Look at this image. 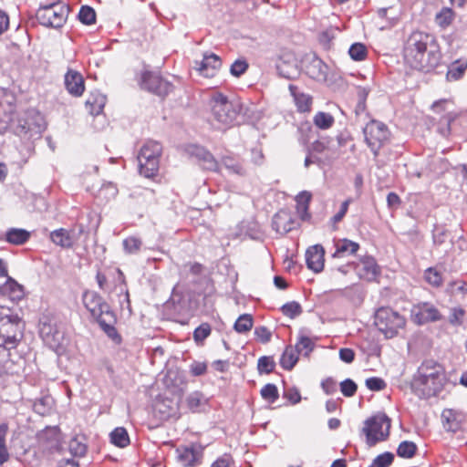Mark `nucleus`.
<instances>
[{"instance_id":"nucleus-47","label":"nucleus","mask_w":467,"mask_h":467,"mask_svg":"<svg viewBox=\"0 0 467 467\" xmlns=\"http://www.w3.org/2000/svg\"><path fill=\"white\" fill-rule=\"evenodd\" d=\"M78 18L83 24L91 25L96 20V13L89 6H82L78 13Z\"/></svg>"},{"instance_id":"nucleus-6","label":"nucleus","mask_w":467,"mask_h":467,"mask_svg":"<svg viewBox=\"0 0 467 467\" xmlns=\"http://www.w3.org/2000/svg\"><path fill=\"white\" fill-rule=\"evenodd\" d=\"M20 318L7 307L0 306V347L12 348L17 341Z\"/></svg>"},{"instance_id":"nucleus-9","label":"nucleus","mask_w":467,"mask_h":467,"mask_svg":"<svg viewBox=\"0 0 467 467\" xmlns=\"http://www.w3.org/2000/svg\"><path fill=\"white\" fill-rule=\"evenodd\" d=\"M365 141L375 155L379 149L389 141L390 132L384 123L370 120L363 129Z\"/></svg>"},{"instance_id":"nucleus-18","label":"nucleus","mask_w":467,"mask_h":467,"mask_svg":"<svg viewBox=\"0 0 467 467\" xmlns=\"http://www.w3.org/2000/svg\"><path fill=\"white\" fill-rule=\"evenodd\" d=\"M178 462L184 467L193 466L202 457L200 447H181L176 451Z\"/></svg>"},{"instance_id":"nucleus-57","label":"nucleus","mask_w":467,"mask_h":467,"mask_svg":"<svg viewBox=\"0 0 467 467\" xmlns=\"http://www.w3.org/2000/svg\"><path fill=\"white\" fill-rule=\"evenodd\" d=\"M254 335L261 342L267 343L271 340L272 333L266 327L262 326L255 327Z\"/></svg>"},{"instance_id":"nucleus-39","label":"nucleus","mask_w":467,"mask_h":467,"mask_svg":"<svg viewBox=\"0 0 467 467\" xmlns=\"http://www.w3.org/2000/svg\"><path fill=\"white\" fill-rule=\"evenodd\" d=\"M122 245L126 254H134L140 250L142 241L138 237L130 236L123 240Z\"/></svg>"},{"instance_id":"nucleus-45","label":"nucleus","mask_w":467,"mask_h":467,"mask_svg":"<svg viewBox=\"0 0 467 467\" xmlns=\"http://www.w3.org/2000/svg\"><path fill=\"white\" fill-rule=\"evenodd\" d=\"M348 54L354 60H363L367 56V47L361 43H355L350 47Z\"/></svg>"},{"instance_id":"nucleus-27","label":"nucleus","mask_w":467,"mask_h":467,"mask_svg":"<svg viewBox=\"0 0 467 467\" xmlns=\"http://www.w3.org/2000/svg\"><path fill=\"white\" fill-rule=\"evenodd\" d=\"M164 384L168 389H174L173 392L181 393L184 381L176 370H168L164 377Z\"/></svg>"},{"instance_id":"nucleus-10","label":"nucleus","mask_w":467,"mask_h":467,"mask_svg":"<svg viewBox=\"0 0 467 467\" xmlns=\"http://www.w3.org/2000/svg\"><path fill=\"white\" fill-rule=\"evenodd\" d=\"M411 317L413 321L418 325L436 322L442 318V315L438 308L429 302H422L413 306Z\"/></svg>"},{"instance_id":"nucleus-40","label":"nucleus","mask_w":467,"mask_h":467,"mask_svg":"<svg viewBox=\"0 0 467 467\" xmlns=\"http://www.w3.org/2000/svg\"><path fill=\"white\" fill-rule=\"evenodd\" d=\"M172 401L170 400H161L155 403V410L162 414L163 418H170L175 416L176 410L173 406H171Z\"/></svg>"},{"instance_id":"nucleus-54","label":"nucleus","mask_w":467,"mask_h":467,"mask_svg":"<svg viewBox=\"0 0 467 467\" xmlns=\"http://www.w3.org/2000/svg\"><path fill=\"white\" fill-rule=\"evenodd\" d=\"M247 68L248 64L245 60L237 59L232 64L230 72L234 77H240Z\"/></svg>"},{"instance_id":"nucleus-41","label":"nucleus","mask_w":467,"mask_h":467,"mask_svg":"<svg viewBox=\"0 0 467 467\" xmlns=\"http://www.w3.org/2000/svg\"><path fill=\"white\" fill-rule=\"evenodd\" d=\"M424 278L427 283L434 287H439L442 285L441 274L434 267H430L425 271Z\"/></svg>"},{"instance_id":"nucleus-50","label":"nucleus","mask_w":467,"mask_h":467,"mask_svg":"<svg viewBox=\"0 0 467 467\" xmlns=\"http://www.w3.org/2000/svg\"><path fill=\"white\" fill-rule=\"evenodd\" d=\"M202 400V394L199 391H194L187 396L186 404L191 410L195 411L201 406Z\"/></svg>"},{"instance_id":"nucleus-24","label":"nucleus","mask_w":467,"mask_h":467,"mask_svg":"<svg viewBox=\"0 0 467 467\" xmlns=\"http://www.w3.org/2000/svg\"><path fill=\"white\" fill-rule=\"evenodd\" d=\"M444 377L443 369L438 363L429 360L424 362L419 368V377L417 379H430Z\"/></svg>"},{"instance_id":"nucleus-30","label":"nucleus","mask_w":467,"mask_h":467,"mask_svg":"<svg viewBox=\"0 0 467 467\" xmlns=\"http://www.w3.org/2000/svg\"><path fill=\"white\" fill-rule=\"evenodd\" d=\"M106 103V98L103 95H97L89 97L86 101V107L92 115L99 114Z\"/></svg>"},{"instance_id":"nucleus-58","label":"nucleus","mask_w":467,"mask_h":467,"mask_svg":"<svg viewBox=\"0 0 467 467\" xmlns=\"http://www.w3.org/2000/svg\"><path fill=\"white\" fill-rule=\"evenodd\" d=\"M69 451L74 456H83L86 453V446L77 440H72L69 443Z\"/></svg>"},{"instance_id":"nucleus-52","label":"nucleus","mask_w":467,"mask_h":467,"mask_svg":"<svg viewBox=\"0 0 467 467\" xmlns=\"http://www.w3.org/2000/svg\"><path fill=\"white\" fill-rule=\"evenodd\" d=\"M357 389V384L350 379H347L340 383V390L345 397L354 396Z\"/></svg>"},{"instance_id":"nucleus-34","label":"nucleus","mask_w":467,"mask_h":467,"mask_svg":"<svg viewBox=\"0 0 467 467\" xmlns=\"http://www.w3.org/2000/svg\"><path fill=\"white\" fill-rule=\"evenodd\" d=\"M312 194L307 191L299 192L296 197L297 212L304 217L307 213Z\"/></svg>"},{"instance_id":"nucleus-5","label":"nucleus","mask_w":467,"mask_h":467,"mask_svg":"<svg viewBox=\"0 0 467 467\" xmlns=\"http://www.w3.org/2000/svg\"><path fill=\"white\" fill-rule=\"evenodd\" d=\"M390 419L385 413H378L365 421L362 432L369 447L385 441L389 435Z\"/></svg>"},{"instance_id":"nucleus-51","label":"nucleus","mask_w":467,"mask_h":467,"mask_svg":"<svg viewBox=\"0 0 467 467\" xmlns=\"http://www.w3.org/2000/svg\"><path fill=\"white\" fill-rule=\"evenodd\" d=\"M211 334V327L207 323L199 326L193 332V338L197 343H202Z\"/></svg>"},{"instance_id":"nucleus-37","label":"nucleus","mask_w":467,"mask_h":467,"mask_svg":"<svg viewBox=\"0 0 467 467\" xmlns=\"http://www.w3.org/2000/svg\"><path fill=\"white\" fill-rule=\"evenodd\" d=\"M223 165L232 173L245 176L246 171L245 169L234 159L229 156H225L222 159Z\"/></svg>"},{"instance_id":"nucleus-53","label":"nucleus","mask_w":467,"mask_h":467,"mask_svg":"<svg viewBox=\"0 0 467 467\" xmlns=\"http://www.w3.org/2000/svg\"><path fill=\"white\" fill-rule=\"evenodd\" d=\"M365 383L367 388L372 391L382 390L387 386L382 379L377 377L367 379Z\"/></svg>"},{"instance_id":"nucleus-2","label":"nucleus","mask_w":467,"mask_h":467,"mask_svg":"<svg viewBox=\"0 0 467 467\" xmlns=\"http://www.w3.org/2000/svg\"><path fill=\"white\" fill-rule=\"evenodd\" d=\"M82 299L85 307L90 312L91 316L97 319L103 331L111 339L119 342L120 337L114 327L116 317L103 297L96 292L86 291L83 294Z\"/></svg>"},{"instance_id":"nucleus-59","label":"nucleus","mask_w":467,"mask_h":467,"mask_svg":"<svg viewBox=\"0 0 467 467\" xmlns=\"http://www.w3.org/2000/svg\"><path fill=\"white\" fill-rule=\"evenodd\" d=\"M464 310L462 308H453L449 317V322L453 326H459L462 322Z\"/></svg>"},{"instance_id":"nucleus-38","label":"nucleus","mask_w":467,"mask_h":467,"mask_svg":"<svg viewBox=\"0 0 467 467\" xmlns=\"http://www.w3.org/2000/svg\"><path fill=\"white\" fill-rule=\"evenodd\" d=\"M314 346L315 343L312 338L301 334L299 340L296 344L295 348L299 352V354L302 353L304 356H308L309 353L313 350Z\"/></svg>"},{"instance_id":"nucleus-36","label":"nucleus","mask_w":467,"mask_h":467,"mask_svg":"<svg viewBox=\"0 0 467 467\" xmlns=\"http://www.w3.org/2000/svg\"><path fill=\"white\" fill-rule=\"evenodd\" d=\"M314 124L321 129V130H327L334 124V117L326 112H317L314 117Z\"/></svg>"},{"instance_id":"nucleus-15","label":"nucleus","mask_w":467,"mask_h":467,"mask_svg":"<svg viewBox=\"0 0 467 467\" xmlns=\"http://www.w3.org/2000/svg\"><path fill=\"white\" fill-rule=\"evenodd\" d=\"M325 250L322 245L315 244L309 247L306 253V265L315 273H319L324 268Z\"/></svg>"},{"instance_id":"nucleus-63","label":"nucleus","mask_w":467,"mask_h":467,"mask_svg":"<svg viewBox=\"0 0 467 467\" xmlns=\"http://www.w3.org/2000/svg\"><path fill=\"white\" fill-rule=\"evenodd\" d=\"M321 386L327 394H331L336 390L337 384L333 379H327L322 382Z\"/></svg>"},{"instance_id":"nucleus-19","label":"nucleus","mask_w":467,"mask_h":467,"mask_svg":"<svg viewBox=\"0 0 467 467\" xmlns=\"http://www.w3.org/2000/svg\"><path fill=\"white\" fill-rule=\"evenodd\" d=\"M40 335L45 343L54 350H57L60 347L63 340L62 333L47 323L41 325Z\"/></svg>"},{"instance_id":"nucleus-60","label":"nucleus","mask_w":467,"mask_h":467,"mask_svg":"<svg viewBox=\"0 0 467 467\" xmlns=\"http://www.w3.org/2000/svg\"><path fill=\"white\" fill-rule=\"evenodd\" d=\"M350 202V199H348L342 202L339 211L332 217V222L334 223H339L344 218L348 212Z\"/></svg>"},{"instance_id":"nucleus-17","label":"nucleus","mask_w":467,"mask_h":467,"mask_svg":"<svg viewBox=\"0 0 467 467\" xmlns=\"http://www.w3.org/2000/svg\"><path fill=\"white\" fill-rule=\"evenodd\" d=\"M280 76L292 79L299 75L297 60L292 55L283 56L276 65Z\"/></svg>"},{"instance_id":"nucleus-44","label":"nucleus","mask_w":467,"mask_h":467,"mask_svg":"<svg viewBox=\"0 0 467 467\" xmlns=\"http://www.w3.org/2000/svg\"><path fill=\"white\" fill-rule=\"evenodd\" d=\"M261 395L264 400L270 403H274L279 398L276 386L271 383H268L262 388Z\"/></svg>"},{"instance_id":"nucleus-42","label":"nucleus","mask_w":467,"mask_h":467,"mask_svg":"<svg viewBox=\"0 0 467 467\" xmlns=\"http://www.w3.org/2000/svg\"><path fill=\"white\" fill-rule=\"evenodd\" d=\"M253 327V318L249 314H244L238 317L234 323V329L238 333H244L249 331Z\"/></svg>"},{"instance_id":"nucleus-31","label":"nucleus","mask_w":467,"mask_h":467,"mask_svg":"<svg viewBox=\"0 0 467 467\" xmlns=\"http://www.w3.org/2000/svg\"><path fill=\"white\" fill-rule=\"evenodd\" d=\"M111 442L120 448H124L130 444V437L126 429L118 427L110 433Z\"/></svg>"},{"instance_id":"nucleus-35","label":"nucleus","mask_w":467,"mask_h":467,"mask_svg":"<svg viewBox=\"0 0 467 467\" xmlns=\"http://www.w3.org/2000/svg\"><path fill=\"white\" fill-rule=\"evenodd\" d=\"M7 432L8 425L6 423L0 424V464H3L9 459V453L5 443Z\"/></svg>"},{"instance_id":"nucleus-20","label":"nucleus","mask_w":467,"mask_h":467,"mask_svg":"<svg viewBox=\"0 0 467 467\" xmlns=\"http://www.w3.org/2000/svg\"><path fill=\"white\" fill-rule=\"evenodd\" d=\"M191 154L194 156L199 161L200 165L204 170L218 171L219 164L214 157L206 150L204 148L200 146H193Z\"/></svg>"},{"instance_id":"nucleus-12","label":"nucleus","mask_w":467,"mask_h":467,"mask_svg":"<svg viewBox=\"0 0 467 467\" xmlns=\"http://www.w3.org/2000/svg\"><path fill=\"white\" fill-rule=\"evenodd\" d=\"M444 377L438 376V378L430 379H416L413 386L420 392L419 395L422 398H429L437 395L443 387Z\"/></svg>"},{"instance_id":"nucleus-3","label":"nucleus","mask_w":467,"mask_h":467,"mask_svg":"<svg viewBox=\"0 0 467 467\" xmlns=\"http://www.w3.org/2000/svg\"><path fill=\"white\" fill-rule=\"evenodd\" d=\"M375 326L387 338L396 337L403 329L406 319L390 307H380L375 313Z\"/></svg>"},{"instance_id":"nucleus-55","label":"nucleus","mask_w":467,"mask_h":467,"mask_svg":"<svg viewBox=\"0 0 467 467\" xmlns=\"http://www.w3.org/2000/svg\"><path fill=\"white\" fill-rule=\"evenodd\" d=\"M467 66L464 64L452 66L447 72V78L450 80L459 79L464 73Z\"/></svg>"},{"instance_id":"nucleus-21","label":"nucleus","mask_w":467,"mask_h":467,"mask_svg":"<svg viewBox=\"0 0 467 467\" xmlns=\"http://www.w3.org/2000/svg\"><path fill=\"white\" fill-rule=\"evenodd\" d=\"M294 221L291 215L285 211H279L275 214L272 221L274 230L285 234L293 229Z\"/></svg>"},{"instance_id":"nucleus-14","label":"nucleus","mask_w":467,"mask_h":467,"mask_svg":"<svg viewBox=\"0 0 467 467\" xmlns=\"http://www.w3.org/2000/svg\"><path fill=\"white\" fill-rule=\"evenodd\" d=\"M356 269L359 277L367 281H373L379 275V267L371 256L360 258Z\"/></svg>"},{"instance_id":"nucleus-28","label":"nucleus","mask_w":467,"mask_h":467,"mask_svg":"<svg viewBox=\"0 0 467 467\" xmlns=\"http://www.w3.org/2000/svg\"><path fill=\"white\" fill-rule=\"evenodd\" d=\"M299 352L293 346H287L281 357L280 364L285 369H292L298 360Z\"/></svg>"},{"instance_id":"nucleus-22","label":"nucleus","mask_w":467,"mask_h":467,"mask_svg":"<svg viewBox=\"0 0 467 467\" xmlns=\"http://www.w3.org/2000/svg\"><path fill=\"white\" fill-rule=\"evenodd\" d=\"M336 251L332 254L333 258H342L347 255L355 254L358 249L359 244L348 239H340L335 243Z\"/></svg>"},{"instance_id":"nucleus-43","label":"nucleus","mask_w":467,"mask_h":467,"mask_svg":"<svg viewBox=\"0 0 467 467\" xmlns=\"http://www.w3.org/2000/svg\"><path fill=\"white\" fill-rule=\"evenodd\" d=\"M417 446L414 442L404 441L399 445L397 453L402 458H411L415 454Z\"/></svg>"},{"instance_id":"nucleus-61","label":"nucleus","mask_w":467,"mask_h":467,"mask_svg":"<svg viewBox=\"0 0 467 467\" xmlns=\"http://www.w3.org/2000/svg\"><path fill=\"white\" fill-rule=\"evenodd\" d=\"M339 358L345 363H352L355 358V352L351 348H340L339 349Z\"/></svg>"},{"instance_id":"nucleus-23","label":"nucleus","mask_w":467,"mask_h":467,"mask_svg":"<svg viewBox=\"0 0 467 467\" xmlns=\"http://www.w3.org/2000/svg\"><path fill=\"white\" fill-rule=\"evenodd\" d=\"M441 419L447 431H456L460 428L462 415L451 409H446L441 413Z\"/></svg>"},{"instance_id":"nucleus-7","label":"nucleus","mask_w":467,"mask_h":467,"mask_svg":"<svg viewBox=\"0 0 467 467\" xmlns=\"http://www.w3.org/2000/svg\"><path fill=\"white\" fill-rule=\"evenodd\" d=\"M161 153V146L157 141L150 140L143 145L138 155L140 174L150 178L156 173L159 168Z\"/></svg>"},{"instance_id":"nucleus-46","label":"nucleus","mask_w":467,"mask_h":467,"mask_svg":"<svg viewBox=\"0 0 467 467\" xmlns=\"http://www.w3.org/2000/svg\"><path fill=\"white\" fill-rule=\"evenodd\" d=\"M282 312L285 316L295 318L302 313V307L297 302L292 301L282 306Z\"/></svg>"},{"instance_id":"nucleus-56","label":"nucleus","mask_w":467,"mask_h":467,"mask_svg":"<svg viewBox=\"0 0 467 467\" xmlns=\"http://www.w3.org/2000/svg\"><path fill=\"white\" fill-rule=\"evenodd\" d=\"M394 456L390 452H385L377 456L374 460V464L377 467H388L393 462Z\"/></svg>"},{"instance_id":"nucleus-64","label":"nucleus","mask_w":467,"mask_h":467,"mask_svg":"<svg viewBox=\"0 0 467 467\" xmlns=\"http://www.w3.org/2000/svg\"><path fill=\"white\" fill-rule=\"evenodd\" d=\"M57 467H79V465L74 459H62Z\"/></svg>"},{"instance_id":"nucleus-32","label":"nucleus","mask_w":467,"mask_h":467,"mask_svg":"<svg viewBox=\"0 0 467 467\" xmlns=\"http://www.w3.org/2000/svg\"><path fill=\"white\" fill-rule=\"evenodd\" d=\"M30 236V234L23 229L13 228L6 233V241L14 244H25Z\"/></svg>"},{"instance_id":"nucleus-11","label":"nucleus","mask_w":467,"mask_h":467,"mask_svg":"<svg viewBox=\"0 0 467 467\" xmlns=\"http://www.w3.org/2000/svg\"><path fill=\"white\" fill-rule=\"evenodd\" d=\"M140 84L142 88L159 96L167 95L171 88V86L168 81L164 80L159 75L151 72H145L142 74Z\"/></svg>"},{"instance_id":"nucleus-49","label":"nucleus","mask_w":467,"mask_h":467,"mask_svg":"<svg viewBox=\"0 0 467 467\" xmlns=\"http://www.w3.org/2000/svg\"><path fill=\"white\" fill-rule=\"evenodd\" d=\"M118 193L117 187L111 183L108 182L102 185V187L99 191V197L105 199V200H110L114 198Z\"/></svg>"},{"instance_id":"nucleus-26","label":"nucleus","mask_w":467,"mask_h":467,"mask_svg":"<svg viewBox=\"0 0 467 467\" xmlns=\"http://www.w3.org/2000/svg\"><path fill=\"white\" fill-rule=\"evenodd\" d=\"M1 292L3 295L9 296L12 300L20 299L24 296L23 286L10 277L1 286Z\"/></svg>"},{"instance_id":"nucleus-33","label":"nucleus","mask_w":467,"mask_h":467,"mask_svg":"<svg viewBox=\"0 0 467 467\" xmlns=\"http://www.w3.org/2000/svg\"><path fill=\"white\" fill-rule=\"evenodd\" d=\"M455 14L452 9L449 7H443L435 16L436 24L441 28L448 27L454 20Z\"/></svg>"},{"instance_id":"nucleus-1","label":"nucleus","mask_w":467,"mask_h":467,"mask_svg":"<svg viewBox=\"0 0 467 467\" xmlns=\"http://www.w3.org/2000/svg\"><path fill=\"white\" fill-rule=\"evenodd\" d=\"M403 54L405 62L420 71L432 70L441 60V52L434 36L420 31H415L410 35L406 40Z\"/></svg>"},{"instance_id":"nucleus-13","label":"nucleus","mask_w":467,"mask_h":467,"mask_svg":"<svg viewBox=\"0 0 467 467\" xmlns=\"http://www.w3.org/2000/svg\"><path fill=\"white\" fill-rule=\"evenodd\" d=\"M221 66V58L213 53H205L201 61H195V69L205 78L213 77Z\"/></svg>"},{"instance_id":"nucleus-25","label":"nucleus","mask_w":467,"mask_h":467,"mask_svg":"<svg viewBox=\"0 0 467 467\" xmlns=\"http://www.w3.org/2000/svg\"><path fill=\"white\" fill-rule=\"evenodd\" d=\"M289 90L294 98L297 109L301 112L309 111L312 105V98L307 94L300 92L294 85L289 86Z\"/></svg>"},{"instance_id":"nucleus-62","label":"nucleus","mask_w":467,"mask_h":467,"mask_svg":"<svg viewBox=\"0 0 467 467\" xmlns=\"http://www.w3.org/2000/svg\"><path fill=\"white\" fill-rule=\"evenodd\" d=\"M312 66H313V67L318 69L317 74L313 76V77L317 78V79H325L326 76H327V72L325 70L326 69V66L322 63V61L319 60V59H317V60L313 61V65Z\"/></svg>"},{"instance_id":"nucleus-16","label":"nucleus","mask_w":467,"mask_h":467,"mask_svg":"<svg viewBox=\"0 0 467 467\" xmlns=\"http://www.w3.org/2000/svg\"><path fill=\"white\" fill-rule=\"evenodd\" d=\"M64 82L66 89L72 96L80 97L83 94L85 90L84 78L79 72L68 69L65 75Z\"/></svg>"},{"instance_id":"nucleus-4","label":"nucleus","mask_w":467,"mask_h":467,"mask_svg":"<svg viewBox=\"0 0 467 467\" xmlns=\"http://www.w3.org/2000/svg\"><path fill=\"white\" fill-rule=\"evenodd\" d=\"M211 111L218 124L230 126L236 120L240 109L223 94H216L211 99Z\"/></svg>"},{"instance_id":"nucleus-48","label":"nucleus","mask_w":467,"mask_h":467,"mask_svg":"<svg viewBox=\"0 0 467 467\" xmlns=\"http://www.w3.org/2000/svg\"><path fill=\"white\" fill-rule=\"evenodd\" d=\"M275 367V363L270 357H261L258 359L257 368L259 373H271Z\"/></svg>"},{"instance_id":"nucleus-29","label":"nucleus","mask_w":467,"mask_h":467,"mask_svg":"<svg viewBox=\"0 0 467 467\" xmlns=\"http://www.w3.org/2000/svg\"><path fill=\"white\" fill-rule=\"evenodd\" d=\"M50 238L54 244L62 247H70L73 244L72 238L68 232L63 228L55 230L51 233Z\"/></svg>"},{"instance_id":"nucleus-8","label":"nucleus","mask_w":467,"mask_h":467,"mask_svg":"<svg viewBox=\"0 0 467 467\" xmlns=\"http://www.w3.org/2000/svg\"><path fill=\"white\" fill-rule=\"evenodd\" d=\"M69 9L62 3L41 6L36 12L37 21L44 26L58 28L66 22Z\"/></svg>"}]
</instances>
